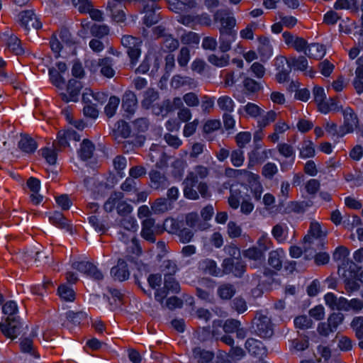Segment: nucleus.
Listing matches in <instances>:
<instances>
[{
  "label": "nucleus",
  "mask_w": 363,
  "mask_h": 363,
  "mask_svg": "<svg viewBox=\"0 0 363 363\" xmlns=\"http://www.w3.org/2000/svg\"><path fill=\"white\" fill-rule=\"evenodd\" d=\"M119 225L121 228L119 239L127 245L128 257L132 260L141 252V248L135 237L138 224L135 218L128 216L122 218Z\"/></svg>",
  "instance_id": "1"
},
{
  "label": "nucleus",
  "mask_w": 363,
  "mask_h": 363,
  "mask_svg": "<svg viewBox=\"0 0 363 363\" xmlns=\"http://www.w3.org/2000/svg\"><path fill=\"white\" fill-rule=\"evenodd\" d=\"M228 203L229 206L234 210L240 207V212L245 215L250 214L255 208V205L252 202L250 196L246 194L244 196L241 190L238 186L235 185H233L230 189Z\"/></svg>",
  "instance_id": "2"
},
{
  "label": "nucleus",
  "mask_w": 363,
  "mask_h": 363,
  "mask_svg": "<svg viewBox=\"0 0 363 363\" xmlns=\"http://www.w3.org/2000/svg\"><path fill=\"white\" fill-rule=\"evenodd\" d=\"M164 54V52L162 50H150L144 61L137 68L136 71L141 74L150 71L152 74H155L157 72L163 62Z\"/></svg>",
  "instance_id": "3"
},
{
  "label": "nucleus",
  "mask_w": 363,
  "mask_h": 363,
  "mask_svg": "<svg viewBox=\"0 0 363 363\" xmlns=\"http://www.w3.org/2000/svg\"><path fill=\"white\" fill-rule=\"evenodd\" d=\"M115 208L121 215L130 213L133 211V207L123 201V194L121 192H114L104 203V209L107 212H111Z\"/></svg>",
  "instance_id": "4"
},
{
  "label": "nucleus",
  "mask_w": 363,
  "mask_h": 363,
  "mask_svg": "<svg viewBox=\"0 0 363 363\" xmlns=\"http://www.w3.org/2000/svg\"><path fill=\"white\" fill-rule=\"evenodd\" d=\"M229 171L234 172L235 173L244 174V177L247 179L248 187L254 199L257 201L260 200L263 193V186L259 181V177L257 174L245 169H230Z\"/></svg>",
  "instance_id": "5"
},
{
  "label": "nucleus",
  "mask_w": 363,
  "mask_h": 363,
  "mask_svg": "<svg viewBox=\"0 0 363 363\" xmlns=\"http://www.w3.org/2000/svg\"><path fill=\"white\" fill-rule=\"evenodd\" d=\"M122 45L127 48L128 55L132 65H135L141 55V44L142 41L130 35L123 36L121 38Z\"/></svg>",
  "instance_id": "6"
},
{
  "label": "nucleus",
  "mask_w": 363,
  "mask_h": 363,
  "mask_svg": "<svg viewBox=\"0 0 363 363\" xmlns=\"http://www.w3.org/2000/svg\"><path fill=\"white\" fill-rule=\"evenodd\" d=\"M0 328L6 337L13 340L21 333L22 323L19 317L6 318L4 321L0 323Z\"/></svg>",
  "instance_id": "7"
},
{
  "label": "nucleus",
  "mask_w": 363,
  "mask_h": 363,
  "mask_svg": "<svg viewBox=\"0 0 363 363\" xmlns=\"http://www.w3.org/2000/svg\"><path fill=\"white\" fill-rule=\"evenodd\" d=\"M342 115L344 122L342 125L340 127L339 137L354 132L359 124L357 116L350 107L345 108L342 110Z\"/></svg>",
  "instance_id": "8"
},
{
  "label": "nucleus",
  "mask_w": 363,
  "mask_h": 363,
  "mask_svg": "<svg viewBox=\"0 0 363 363\" xmlns=\"http://www.w3.org/2000/svg\"><path fill=\"white\" fill-rule=\"evenodd\" d=\"M261 144H255L254 150L248 154V167H252L257 164L262 163L269 158H272L274 154L273 149L260 150Z\"/></svg>",
  "instance_id": "9"
},
{
  "label": "nucleus",
  "mask_w": 363,
  "mask_h": 363,
  "mask_svg": "<svg viewBox=\"0 0 363 363\" xmlns=\"http://www.w3.org/2000/svg\"><path fill=\"white\" fill-rule=\"evenodd\" d=\"M17 21L26 30H30V28L38 29L42 26V23L32 10L20 12L17 16Z\"/></svg>",
  "instance_id": "10"
},
{
  "label": "nucleus",
  "mask_w": 363,
  "mask_h": 363,
  "mask_svg": "<svg viewBox=\"0 0 363 363\" xmlns=\"http://www.w3.org/2000/svg\"><path fill=\"white\" fill-rule=\"evenodd\" d=\"M274 65L277 71L276 79L278 82L283 83L287 81L291 69L289 60L284 56L277 57L274 60Z\"/></svg>",
  "instance_id": "11"
},
{
  "label": "nucleus",
  "mask_w": 363,
  "mask_h": 363,
  "mask_svg": "<svg viewBox=\"0 0 363 363\" xmlns=\"http://www.w3.org/2000/svg\"><path fill=\"white\" fill-rule=\"evenodd\" d=\"M72 267L96 280L103 279L102 273L93 264L86 261L74 262Z\"/></svg>",
  "instance_id": "12"
},
{
  "label": "nucleus",
  "mask_w": 363,
  "mask_h": 363,
  "mask_svg": "<svg viewBox=\"0 0 363 363\" xmlns=\"http://www.w3.org/2000/svg\"><path fill=\"white\" fill-rule=\"evenodd\" d=\"M82 89L81 82L72 79L68 81L66 92L62 93V98L64 101L76 102L79 100V96Z\"/></svg>",
  "instance_id": "13"
},
{
  "label": "nucleus",
  "mask_w": 363,
  "mask_h": 363,
  "mask_svg": "<svg viewBox=\"0 0 363 363\" xmlns=\"http://www.w3.org/2000/svg\"><path fill=\"white\" fill-rule=\"evenodd\" d=\"M214 20L220 24L219 31H236L233 29L235 26V19L230 16L227 11L218 10L214 14Z\"/></svg>",
  "instance_id": "14"
},
{
  "label": "nucleus",
  "mask_w": 363,
  "mask_h": 363,
  "mask_svg": "<svg viewBox=\"0 0 363 363\" xmlns=\"http://www.w3.org/2000/svg\"><path fill=\"white\" fill-rule=\"evenodd\" d=\"M277 150L281 155L288 159V161L281 163L282 171H286L293 164L295 160V152L293 147L287 143H280L277 145Z\"/></svg>",
  "instance_id": "15"
},
{
  "label": "nucleus",
  "mask_w": 363,
  "mask_h": 363,
  "mask_svg": "<svg viewBox=\"0 0 363 363\" xmlns=\"http://www.w3.org/2000/svg\"><path fill=\"white\" fill-rule=\"evenodd\" d=\"M167 296V292L164 289H157L155 294L156 301L160 302L163 308L165 307L169 309H174L182 306V301L175 296L170 297L164 301V298Z\"/></svg>",
  "instance_id": "16"
},
{
  "label": "nucleus",
  "mask_w": 363,
  "mask_h": 363,
  "mask_svg": "<svg viewBox=\"0 0 363 363\" xmlns=\"http://www.w3.org/2000/svg\"><path fill=\"white\" fill-rule=\"evenodd\" d=\"M155 223L153 218H146L142 223L141 236L150 242L155 241V235L159 231Z\"/></svg>",
  "instance_id": "17"
},
{
  "label": "nucleus",
  "mask_w": 363,
  "mask_h": 363,
  "mask_svg": "<svg viewBox=\"0 0 363 363\" xmlns=\"http://www.w3.org/2000/svg\"><path fill=\"white\" fill-rule=\"evenodd\" d=\"M289 63L291 68L303 72L304 74L307 77H313L315 74V72L308 66V60L305 57H291Z\"/></svg>",
  "instance_id": "18"
},
{
  "label": "nucleus",
  "mask_w": 363,
  "mask_h": 363,
  "mask_svg": "<svg viewBox=\"0 0 363 363\" xmlns=\"http://www.w3.org/2000/svg\"><path fill=\"white\" fill-rule=\"evenodd\" d=\"M27 186L30 191V199L32 203L34 205L40 204L43 199V196L39 194L40 189V180L34 177H30L27 182Z\"/></svg>",
  "instance_id": "19"
},
{
  "label": "nucleus",
  "mask_w": 363,
  "mask_h": 363,
  "mask_svg": "<svg viewBox=\"0 0 363 363\" xmlns=\"http://www.w3.org/2000/svg\"><path fill=\"white\" fill-rule=\"evenodd\" d=\"M284 43L289 47L294 48L297 52H303L307 45L306 41L300 37L294 35L288 32L282 34Z\"/></svg>",
  "instance_id": "20"
},
{
  "label": "nucleus",
  "mask_w": 363,
  "mask_h": 363,
  "mask_svg": "<svg viewBox=\"0 0 363 363\" xmlns=\"http://www.w3.org/2000/svg\"><path fill=\"white\" fill-rule=\"evenodd\" d=\"M125 0H108L107 7L110 10L113 19L118 23H123L125 20V13L121 9V4Z\"/></svg>",
  "instance_id": "21"
},
{
  "label": "nucleus",
  "mask_w": 363,
  "mask_h": 363,
  "mask_svg": "<svg viewBox=\"0 0 363 363\" xmlns=\"http://www.w3.org/2000/svg\"><path fill=\"white\" fill-rule=\"evenodd\" d=\"M219 48L225 52L231 48V44L235 41L237 38V31H219Z\"/></svg>",
  "instance_id": "22"
},
{
  "label": "nucleus",
  "mask_w": 363,
  "mask_h": 363,
  "mask_svg": "<svg viewBox=\"0 0 363 363\" xmlns=\"http://www.w3.org/2000/svg\"><path fill=\"white\" fill-rule=\"evenodd\" d=\"M111 275L115 280L119 281L128 279L130 272L126 263L123 259H118L117 265L111 268Z\"/></svg>",
  "instance_id": "23"
},
{
  "label": "nucleus",
  "mask_w": 363,
  "mask_h": 363,
  "mask_svg": "<svg viewBox=\"0 0 363 363\" xmlns=\"http://www.w3.org/2000/svg\"><path fill=\"white\" fill-rule=\"evenodd\" d=\"M122 108L128 114H133L137 108V99L135 94L127 91L123 97Z\"/></svg>",
  "instance_id": "24"
},
{
  "label": "nucleus",
  "mask_w": 363,
  "mask_h": 363,
  "mask_svg": "<svg viewBox=\"0 0 363 363\" xmlns=\"http://www.w3.org/2000/svg\"><path fill=\"white\" fill-rule=\"evenodd\" d=\"M340 304L341 311L347 312L351 311L357 313L363 308V301L359 298H352L349 301L344 297L341 301Z\"/></svg>",
  "instance_id": "25"
},
{
  "label": "nucleus",
  "mask_w": 363,
  "mask_h": 363,
  "mask_svg": "<svg viewBox=\"0 0 363 363\" xmlns=\"http://www.w3.org/2000/svg\"><path fill=\"white\" fill-rule=\"evenodd\" d=\"M238 111L239 114H245L246 116L253 118H257L261 113H263V109L257 104L252 102L241 106Z\"/></svg>",
  "instance_id": "26"
},
{
  "label": "nucleus",
  "mask_w": 363,
  "mask_h": 363,
  "mask_svg": "<svg viewBox=\"0 0 363 363\" xmlns=\"http://www.w3.org/2000/svg\"><path fill=\"white\" fill-rule=\"evenodd\" d=\"M303 52L310 58L320 60L325 56L326 51L323 45L312 43L306 45Z\"/></svg>",
  "instance_id": "27"
},
{
  "label": "nucleus",
  "mask_w": 363,
  "mask_h": 363,
  "mask_svg": "<svg viewBox=\"0 0 363 363\" xmlns=\"http://www.w3.org/2000/svg\"><path fill=\"white\" fill-rule=\"evenodd\" d=\"M258 52L262 61H267L272 56L273 48L268 38H261L259 39Z\"/></svg>",
  "instance_id": "28"
},
{
  "label": "nucleus",
  "mask_w": 363,
  "mask_h": 363,
  "mask_svg": "<svg viewBox=\"0 0 363 363\" xmlns=\"http://www.w3.org/2000/svg\"><path fill=\"white\" fill-rule=\"evenodd\" d=\"M20 348L21 352L26 354L30 359L39 357V355L33 346V340L30 338H21L20 340Z\"/></svg>",
  "instance_id": "29"
},
{
  "label": "nucleus",
  "mask_w": 363,
  "mask_h": 363,
  "mask_svg": "<svg viewBox=\"0 0 363 363\" xmlns=\"http://www.w3.org/2000/svg\"><path fill=\"white\" fill-rule=\"evenodd\" d=\"M208 174V168L201 165H197L189 172L186 179H187L189 182L190 181L198 184L199 179L206 178Z\"/></svg>",
  "instance_id": "30"
},
{
  "label": "nucleus",
  "mask_w": 363,
  "mask_h": 363,
  "mask_svg": "<svg viewBox=\"0 0 363 363\" xmlns=\"http://www.w3.org/2000/svg\"><path fill=\"white\" fill-rule=\"evenodd\" d=\"M186 225L194 231L203 230L207 228L206 223H202L196 213H189L185 218Z\"/></svg>",
  "instance_id": "31"
},
{
  "label": "nucleus",
  "mask_w": 363,
  "mask_h": 363,
  "mask_svg": "<svg viewBox=\"0 0 363 363\" xmlns=\"http://www.w3.org/2000/svg\"><path fill=\"white\" fill-rule=\"evenodd\" d=\"M199 268L205 273L213 276L219 277L222 275V272L218 268L215 261L206 259L199 262Z\"/></svg>",
  "instance_id": "32"
},
{
  "label": "nucleus",
  "mask_w": 363,
  "mask_h": 363,
  "mask_svg": "<svg viewBox=\"0 0 363 363\" xmlns=\"http://www.w3.org/2000/svg\"><path fill=\"white\" fill-rule=\"evenodd\" d=\"M94 146L93 143L89 140H84L80 145L79 149L77 151L79 157L82 160H86L93 155Z\"/></svg>",
  "instance_id": "33"
},
{
  "label": "nucleus",
  "mask_w": 363,
  "mask_h": 363,
  "mask_svg": "<svg viewBox=\"0 0 363 363\" xmlns=\"http://www.w3.org/2000/svg\"><path fill=\"white\" fill-rule=\"evenodd\" d=\"M315 150L313 143L309 140H305L299 147V156L303 159H307L315 156Z\"/></svg>",
  "instance_id": "34"
},
{
  "label": "nucleus",
  "mask_w": 363,
  "mask_h": 363,
  "mask_svg": "<svg viewBox=\"0 0 363 363\" xmlns=\"http://www.w3.org/2000/svg\"><path fill=\"white\" fill-rule=\"evenodd\" d=\"M172 208V203L167 199L160 198L151 205V211L155 214L163 213Z\"/></svg>",
  "instance_id": "35"
},
{
  "label": "nucleus",
  "mask_w": 363,
  "mask_h": 363,
  "mask_svg": "<svg viewBox=\"0 0 363 363\" xmlns=\"http://www.w3.org/2000/svg\"><path fill=\"white\" fill-rule=\"evenodd\" d=\"M277 113L272 110L261 113L257 118V124L260 129H262L274 122L277 118Z\"/></svg>",
  "instance_id": "36"
},
{
  "label": "nucleus",
  "mask_w": 363,
  "mask_h": 363,
  "mask_svg": "<svg viewBox=\"0 0 363 363\" xmlns=\"http://www.w3.org/2000/svg\"><path fill=\"white\" fill-rule=\"evenodd\" d=\"M18 147L25 152L32 153L37 149V143L33 138L23 135L18 142Z\"/></svg>",
  "instance_id": "37"
},
{
  "label": "nucleus",
  "mask_w": 363,
  "mask_h": 363,
  "mask_svg": "<svg viewBox=\"0 0 363 363\" xmlns=\"http://www.w3.org/2000/svg\"><path fill=\"white\" fill-rule=\"evenodd\" d=\"M188 85L190 88H194L196 86V84L190 77H182L180 75H175L172 77L171 81V86L174 89H179L182 86Z\"/></svg>",
  "instance_id": "38"
},
{
  "label": "nucleus",
  "mask_w": 363,
  "mask_h": 363,
  "mask_svg": "<svg viewBox=\"0 0 363 363\" xmlns=\"http://www.w3.org/2000/svg\"><path fill=\"white\" fill-rule=\"evenodd\" d=\"M344 110L342 106L337 101H336L333 99H329L326 100L325 104H322L320 105V108L319 111L323 113H328L330 111H342Z\"/></svg>",
  "instance_id": "39"
},
{
  "label": "nucleus",
  "mask_w": 363,
  "mask_h": 363,
  "mask_svg": "<svg viewBox=\"0 0 363 363\" xmlns=\"http://www.w3.org/2000/svg\"><path fill=\"white\" fill-rule=\"evenodd\" d=\"M323 235H325V234L323 233L321 226L319 224V223L316 221H312L311 223V226L308 230V234L304 237V242H311V238H320Z\"/></svg>",
  "instance_id": "40"
},
{
  "label": "nucleus",
  "mask_w": 363,
  "mask_h": 363,
  "mask_svg": "<svg viewBox=\"0 0 363 363\" xmlns=\"http://www.w3.org/2000/svg\"><path fill=\"white\" fill-rule=\"evenodd\" d=\"M267 247H263L262 250H257V248H250L247 250L245 252V255L246 257L252 259L256 262V264H253L252 267H256L258 264H262L263 262V254L262 250H266Z\"/></svg>",
  "instance_id": "41"
},
{
  "label": "nucleus",
  "mask_w": 363,
  "mask_h": 363,
  "mask_svg": "<svg viewBox=\"0 0 363 363\" xmlns=\"http://www.w3.org/2000/svg\"><path fill=\"white\" fill-rule=\"evenodd\" d=\"M284 257V252L282 250H277L269 253V264L273 268L279 269L281 267L282 259Z\"/></svg>",
  "instance_id": "42"
},
{
  "label": "nucleus",
  "mask_w": 363,
  "mask_h": 363,
  "mask_svg": "<svg viewBox=\"0 0 363 363\" xmlns=\"http://www.w3.org/2000/svg\"><path fill=\"white\" fill-rule=\"evenodd\" d=\"M184 194L186 198L191 200H196L199 199V194L197 190V184L195 182H189L187 179L184 182Z\"/></svg>",
  "instance_id": "43"
},
{
  "label": "nucleus",
  "mask_w": 363,
  "mask_h": 363,
  "mask_svg": "<svg viewBox=\"0 0 363 363\" xmlns=\"http://www.w3.org/2000/svg\"><path fill=\"white\" fill-rule=\"evenodd\" d=\"M58 295L65 301L72 302L75 299V293L72 288L66 284H62L58 287Z\"/></svg>",
  "instance_id": "44"
},
{
  "label": "nucleus",
  "mask_w": 363,
  "mask_h": 363,
  "mask_svg": "<svg viewBox=\"0 0 363 363\" xmlns=\"http://www.w3.org/2000/svg\"><path fill=\"white\" fill-rule=\"evenodd\" d=\"M218 107L223 111L233 112L235 108V102L228 96H221L217 100Z\"/></svg>",
  "instance_id": "45"
},
{
  "label": "nucleus",
  "mask_w": 363,
  "mask_h": 363,
  "mask_svg": "<svg viewBox=\"0 0 363 363\" xmlns=\"http://www.w3.org/2000/svg\"><path fill=\"white\" fill-rule=\"evenodd\" d=\"M344 297L340 296L337 298L333 293H327L325 295L324 299L325 304L329 306L333 310L341 311V304L340 302L343 299Z\"/></svg>",
  "instance_id": "46"
},
{
  "label": "nucleus",
  "mask_w": 363,
  "mask_h": 363,
  "mask_svg": "<svg viewBox=\"0 0 363 363\" xmlns=\"http://www.w3.org/2000/svg\"><path fill=\"white\" fill-rule=\"evenodd\" d=\"M193 354L197 359L198 363H209L213 358V354L212 352L203 350L199 347L193 350Z\"/></svg>",
  "instance_id": "47"
},
{
  "label": "nucleus",
  "mask_w": 363,
  "mask_h": 363,
  "mask_svg": "<svg viewBox=\"0 0 363 363\" xmlns=\"http://www.w3.org/2000/svg\"><path fill=\"white\" fill-rule=\"evenodd\" d=\"M164 289L167 292L171 291L173 293H178L180 290L179 284L171 274H165L164 278Z\"/></svg>",
  "instance_id": "48"
},
{
  "label": "nucleus",
  "mask_w": 363,
  "mask_h": 363,
  "mask_svg": "<svg viewBox=\"0 0 363 363\" xmlns=\"http://www.w3.org/2000/svg\"><path fill=\"white\" fill-rule=\"evenodd\" d=\"M164 229L169 233L177 234L183 223L174 218H167L163 223Z\"/></svg>",
  "instance_id": "49"
},
{
  "label": "nucleus",
  "mask_w": 363,
  "mask_h": 363,
  "mask_svg": "<svg viewBox=\"0 0 363 363\" xmlns=\"http://www.w3.org/2000/svg\"><path fill=\"white\" fill-rule=\"evenodd\" d=\"M245 347L249 352L254 355H259L263 349L262 342L253 338L246 341Z\"/></svg>",
  "instance_id": "50"
},
{
  "label": "nucleus",
  "mask_w": 363,
  "mask_h": 363,
  "mask_svg": "<svg viewBox=\"0 0 363 363\" xmlns=\"http://www.w3.org/2000/svg\"><path fill=\"white\" fill-rule=\"evenodd\" d=\"M50 220L52 223L60 228H68L69 221L65 218L60 212H55L50 217Z\"/></svg>",
  "instance_id": "51"
},
{
  "label": "nucleus",
  "mask_w": 363,
  "mask_h": 363,
  "mask_svg": "<svg viewBox=\"0 0 363 363\" xmlns=\"http://www.w3.org/2000/svg\"><path fill=\"white\" fill-rule=\"evenodd\" d=\"M3 313L7 315L6 318L18 317L17 313L18 312V305L13 301H6L3 306Z\"/></svg>",
  "instance_id": "52"
},
{
  "label": "nucleus",
  "mask_w": 363,
  "mask_h": 363,
  "mask_svg": "<svg viewBox=\"0 0 363 363\" xmlns=\"http://www.w3.org/2000/svg\"><path fill=\"white\" fill-rule=\"evenodd\" d=\"M238 264V260L235 258H230V259H226L223 262V267H224V272L225 273H230L233 272L235 274V276H238L241 274V272L243 270V266L240 265V268L237 270L235 269V270L233 268V266L235 264Z\"/></svg>",
  "instance_id": "53"
},
{
  "label": "nucleus",
  "mask_w": 363,
  "mask_h": 363,
  "mask_svg": "<svg viewBox=\"0 0 363 363\" xmlns=\"http://www.w3.org/2000/svg\"><path fill=\"white\" fill-rule=\"evenodd\" d=\"M120 104V99L117 96H113L109 98L108 102L105 107V113L107 116L112 117L118 108Z\"/></svg>",
  "instance_id": "54"
},
{
  "label": "nucleus",
  "mask_w": 363,
  "mask_h": 363,
  "mask_svg": "<svg viewBox=\"0 0 363 363\" xmlns=\"http://www.w3.org/2000/svg\"><path fill=\"white\" fill-rule=\"evenodd\" d=\"M350 325L355 332L357 337L363 338V316L354 318Z\"/></svg>",
  "instance_id": "55"
},
{
  "label": "nucleus",
  "mask_w": 363,
  "mask_h": 363,
  "mask_svg": "<svg viewBox=\"0 0 363 363\" xmlns=\"http://www.w3.org/2000/svg\"><path fill=\"white\" fill-rule=\"evenodd\" d=\"M8 48L16 55H20L23 52V49L21 45L20 40L16 36H11L8 40Z\"/></svg>",
  "instance_id": "56"
},
{
  "label": "nucleus",
  "mask_w": 363,
  "mask_h": 363,
  "mask_svg": "<svg viewBox=\"0 0 363 363\" xmlns=\"http://www.w3.org/2000/svg\"><path fill=\"white\" fill-rule=\"evenodd\" d=\"M230 161L233 166L241 167L245 161L243 150L241 149L233 150L230 154Z\"/></svg>",
  "instance_id": "57"
},
{
  "label": "nucleus",
  "mask_w": 363,
  "mask_h": 363,
  "mask_svg": "<svg viewBox=\"0 0 363 363\" xmlns=\"http://www.w3.org/2000/svg\"><path fill=\"white\" fill-rule=\"evenodd\" d=\"M158 98V94L153 89H148L144 93V99L142 104L144 107L148 108L153 102Z\"/></svg>",
  "instance_id": "58"
},
{
  "label": "nucleus",
  "mask_w": 363,
  "mask_h": 363,
  "mask_svg": "<svg viewBox=\"0 0 363 363\" xmlns=\"http://www.w3.org/2000/svg\"><path fill=\"white\" fill-rule=\"evenodd\" d=\"M208 61L213 65L222 67L228 64L229 57L228 55H222L220 56L211 55L208 57Z\"/></svg>",
  "instance_id": "59"
},
{
  "label": "nucleus",
  "mask_w": 363,
  "mask_h": 363,
  "mask_svg": "<svg viewBox=\"0 0 363 363\" xmlns=\"http://www.w3.org/2000/svg\"><path fill=\"white\" fill-rule=\"evenodd\" d=\"M100 66L101 67V72L104 76L108 78L113 77L115 72L112 68L110 59L106 58L102 60L100 63Z\"/></svg>",
  "instance_id": "60"
},
{
  "label": "nucleus",
  "mask_w": 363,
  "mask_h": 363,
  "mask_svg": "<svg viewBox=\"0 0 363 363\" xmlns=\"http://www.w3.org/2000/svg\"><path fill=\"white\" fill-rule=\"evenodd\" d=\"M272 235L279 242H284L286 238V227L282 225H276L272 229Z\"/></svg>",
  "instance_id": "61"
},
{
  "label": "nucleus",
  "mask_w": 363,
  "mask_h": 363,
  "mask_svg": "<svg viewBox=\"0 0 363 363\" xmlns=\"http://www.w3.org/2000/svg\"><path fill=\"white\" fill-rule=\"evenodd\" d=\"M331 352L330 350L324 345H320L317 347L316 353L315 354L317 361L320 362L322 359L326 362L330 357Z\"/></svg>",
  "instance_id": "62"
},
{
  "label": "nucleus",
  "mask_w": 363,
  "mask_h": 363,
  "mask_svg": "<svg viewBox=\"0 0 363 363\" xmlns=\"http://www.w3.org/2000/svg\"><path fill=\"white\" fill-rule=\"evenodd\" d=\"M183 243L189 242L194 236V230L188 228H180L177 234Z\"/></svg>",
  "instance_id": "63"
},
{
  "label": "nucleus",
  "mask_w": 363,
  "mask_h": 363,
  "mask_svg": "<svg viewBox=\"0 0 363 363\" xmlns=\"http://www.w3.org/2000/svg\"><path fill=\"white\" fill-rule=\"evenodd\" d=\"M49 74L52 83L59 89H62L65 84V79L54 69H49Z\"/></svg>",
  "instance_id": "64"
}]
</instances>
